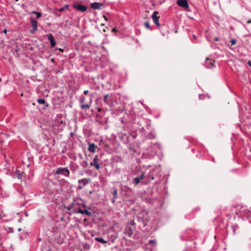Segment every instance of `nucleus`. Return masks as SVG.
Instances as JSON below:
<instances>
[{
  "mask_svg": "<svg viewBox=\"0 0 251 251\" xmlns=\"http://www.w3.org/2000/svg\"><path fill=\"white\" fill-rule=\"evenodd\" d=\"M151 147L152 148H154V149H159L160 150V148H161V144L160 143H158V142H156L154 144H153L152 142L151 143Z\"/></svg>",
  "mask_w": 251,
  "mask_h": 251,
  "instance_id": "18",
  "label": "nucleus"
},
{
  "mask_svg": "<svg viewBox=\"0 0 251 251\" xmlns=\"http://www.w3.org/2000/svg\"><path fill=\"white\" fill-rule=\"evenodd\" d=\"M100 111V108H99V111Z\"/></svg>",
  "mask_w": 251,
  "mask_h": 251,
  "instance_id": "56",
  "label": "nucleus"
},
{
  "mask_svg": "<svg viewBox=\"0 0 251 251\" xmlns=\"http://www.w3.org/2000/svg\"><path fill=\"white\" fill-rule=\"evenodd\" d=\"M113 94H106L104 95L103 98V101L106 104H107L109 106L111 107L113 105Z\"/></svg>",
  "mask_w": 251,
  "mask_h": 251,
  "instance_id": "4",
  "label": "nucleus"
},
{
  "mask_svg": "<svg viewBox=\"0 0 251 251\" xmlns=\"http://www.w3.org/2000/svg\"><path fill=\"white\" fill-rule=\"evenodd\" d=\"M135 219L132 220V221H131L130 222L129 224L131 226H134L135 224H136V222H135Z\"/></svg>",
  "mask_w": 251,
  "mask_h": 251,
  "instance_id": "34",
  "label": "nucleus"
},
{
  "mask_svg": "<svg viewBox=\"0 0 251 251\" xmlns=\"http://www.w3.org/2000/svg\"><path fill=\"white\" fill-rule=\"evenodd\" d=\"M88 93H89V91L88 90H85L84 91V94L85 95H87L88 94Z\"/></svg>",
  "mask_w": 251,
  "mask_h": 251,
  "instance_id": "40",
  "label": "nucleus"
},
{
  "mask_svg": "<svg viewBox=\"0 0 251 251\" xmlns=\"http://www.w3.org/2000/svg\"><path fill=\"white\" fill-rule=\"evenodd\" d=\"M89 193L90 194H92V191H90Z\"/></svg>",
  "mask_w": 251,
  "mask_h": 251,
  "instance_id": "55",
  "label": "nucleus"
},
{
  "mask_svg": "<svg viewBox=\"0 0 251 251\" xmlns=\"http://www.w3.org/2000/svg\"><path fill=\"white\" fill-rule=\"evenodd\" d=\"M214 40L215 41H219V38L218 37H216L214 38Z\"/></svg>",
  "mask_w": 251,
  "mask_h": 251,
  "instance_id": "39",
  "label": "nucleus"
},
{
  "mask_svg": "<svg viewBox=\"0 0 251 251\" xmlns=\"http://www.w3.org/2000/svg\"><path fill=\"white\" fill-rule=\"evenodd\" d=\"M91 179L90 178H83V179H79L78 180V182L79 183H82L83 184V185L84 186H85L86 185L88 184V183H90L91 182Z\"/></svg>",
  "mask_w": 251,
  "mask_h": 251,
  "instance_id": "14",
  "label": "nucleus"
},
{
  "mask_svg": "<svg viewBox=\"0 0 251 251\" xmlns=\"http://www.w3.org/2000/svg\"><path fill=\"white\" fill-rule=\"evenodd\" d=\"M95 240L99 242L104 244L107 243V241L105 240L103 238L101 237H97L95 238Z\"/></svg>",
  "mask_w": 251,
  "mask_h": 251,
  "instance_id": "19",
  "label": "nucleus"
},
{
  "mask_svg": "<svg viewBox=\"0 0 251 251\" xmlns=\"http://www.w3.org/2000/svg\"><path fill=\"white\" fill-rule=\"evenodd\" d=\"M247 24H250V23H251V19H249V20L247 21Z\"/></svg>",
  "mask_w": 251,
  "mask_h": 251,
  "instance_id": "44",
  "label": "nucleus"
},
{
  "mask_svg": "<svg viewBox=\"0 0 251 251\" xmlns=\"http://www.w3.org/2000/svg\"><path fill=\"white\" fill-rule=\"evenodd\" d=\"M116 30L115 29V28H113L112 29V31L113 32V31H116Z\"/></svg>",
  "mask_w": 251,
  "mask_h": 251,
  "instance_id": "47",
  "label": "nucleus"
},
{
  "mask_svg": "<svg viewBox=\"0 0 251 251\" xmlns=\"http://www.w3.org/2000/svg\"><path fill=\"white\" fill-rule=\"evenodd\" d=\"M9 229H10V230H12V228H9Z\"/></svg>",
  "mask_w": 251,
  "mask_h": 251,
  "instance_id": "57",
  "label": "nucleus"
},
{
  "mask_svg": "<svg viewBox=\"0 0 251 251\" xmlns=\"http://www.w3.org/2000/svg\"><path fill=\"white\" fill-rule=\"evenodd\" d=\"M48 39L50 41V47L53 48L56 45V42L53 38L52 35L50 33L47 34V35Z\"/></svg>",
  "mask_w": 251,
  "mask_h": 251,
  "instance_id": "11",
  "label": "nucleus"
},
{
  "mask_svg": "<svg viewBox=\"0 0 251 251\" xmlns=\"http://www.w3.org/2000/svg\"><path fill=\"white\" fill-rule=\"evenodd\" d=\"M89 148L88 149V151L91 152H95L96 151V149L97 148V146L95 145L94 143H88Z\"/></svg>",
  "mask_w": 251,
  "mask_h": 251,
  "instance_id": "16",
  "label": "nucleus"
},
{
  "mask_svg": "<svg viewBox=\"0 0 251 251\" xmlns=\"http://www.w3.org/2000/svg\"><path fill=\"white\" fill-rule=\"evenodd\" d=\"M144 176H145V173H142L141 175H140L139 176H138V177L139 178H140V180H141V179H143L144 178Z\"/></svg>",
  "mask_w": 251,
  "mask_h": 251,
  "instance_id": "33",
  "label": "nucleus"
},
{
  "mask_svg": "<svg viewBox=\"0 0 251 251\" xmlns=\"http://www.w3.org/2000/svg\"><path fill=\"white\" fill-rule=\"evenodd\" d=\"M129 229H130V231H131V233H130V235H132V231H131V228H130V227L129 228Z\"/></svg>",
  "mask_w": 251,
  "mask_h": 251,
  "instance_id": "50",
  "label": "nucleus"
},
{
  "mask_svg": "<svg viewBox=\"0 0 251 251\" xmlns=\"http://www.w3.org/2000/svg\"><path fill=\"white\" fill-rule=\"evenodd\" d=\"M201 95H199V99H201Z\"/></svg>",
  "mask_w": 251,
  "mask_h": 251,
  "instance_id": "51",
  "label": "nucleus"
},
{
  "mask_svg": "<svg viewBox=\"0 0 251 251\" xmlns=\"http://www.w3.org/2000/svg\"><path fill=\"white\" fill-rule=\"evenodd\" d=\"M37 101L39 104H44L46 107L49 106V104L44 99H38Z\"/></svg>",
  "mask_w": 251,
  "mask_h": 251,
  "instance_id": "17",
  "label": "nucleus"
},
{
  "mask_svg": "<svg viewBox=\"0 0 251 251\" xmlns=\"http://www.w3.org/2000/svg\"><path fill=\"white\" fill-rule=\"evenodd\" d=\"M91 103V101H90L89 103L82 104L80 105V107L82 109H88L90 107Z\"/></svg>",
  "mask_w": 251,
  "mask_h": 251,
  "instance_id": "20",
  "label": "nucleus"
},
{
  "mask_svg": "<svg viewBox=\"0 0 251 251\" xmlns=\"http://www.w3.org/2000/svg\"><path fill=\"white\" fill-rule=\"evenodd\" d=\"M15 174L17 176V177L19 179H21L22 178V176H21L22 175V174H21L20 173V170H17L16 171H15Z\"/></svg>",
  "mask_w": 251,
  "mask_h": 251,
  "instance_id": "25",
  "label": "nucleus"
},
{
  "mask_svg": "<svg viewBox=\"0 0 251 251\" xmlns=\"http://www.w3.org/2000/svg\"><path fill=\"white\" fill-rule=\"evenodd\" d=\"M69 9V5L68 4H66L64 6H63L62 7H61V8H60L59 9V12H62L65 9Z\"/></svg>",
  "mask_w": 251,
  "mask_h": 251,
  "instance_id": "24",
  "label": "nucleus"
},
{
  "mask_svg": "<svg viewBox=\"0 0 251 251\" xmlns=\"http://www.w3.org/2000/svg\"><path fill=\"white\" fill-rule=\"evenodd\" d=\"M33 13H34L36 15L37 18H39L41 16V14L40 12H36V11H33Z\"/></svg>",
  "mask_w": 251,
  "mask_h": 251,
  "instance_id": "30",
  "label": "nucleus"
},
{
  "mask_svg": "<svg viewBox=\"0 0 251 251\" xmlns=\"http://www.w3.org/2000/svg\"><path fill=\"white\" fill-rule=\"evenodd\" d=\"M140 180H141L140 179V178H139L138 176H137L136 177H135L133 179L132 182L133 183H134L135 185L136 186L139 184Z\"/></svg>",
  "mask_w": 251,
  "mask_h": 251,
  "instance_id": "22",
  "label": "nucleus"
},
{
  "mask_svg": "<svg viewBox=\"0 0 251 251\" xmlns=\"http://www.w3.org/2000/svg\"><path fill=\"white\" fill-rule=\"evenodd\" d=\"M30 20V22L31 23V25L32 26V30H30V32L31 33H33L38 29V27H37L38 22L36 20H35L34 19H33L32 18H31Z\"/></svg>",
  "mask_w": 251,
  "mask_h": 251,
  "instance_id": "7",
  "label": "nucleus"
},
{
  "mask_svg": "<svg viewBox=\"0 0 251 251\" xmlns=\"http://www.w3.org/2000/svg\"><path fill=\"white\" fill-rule=\"evenodd\" d=\"M73 211L72 213L73 214L80 213L82 215H86L91 217L92 213L88 210L87 206L84 203H79L77 200L74 199L72 202Z\"/></svg>",
  "mask_w": 251,
  "mask_h": 251,
  "instance_id": "1",
  "label": "nucleus"
},
{
  "mask_svg": "<svg viewBox=\"0 0 251 251\" xmlns=\"http://www.w3.org/2000/svg\"><path fill=\"white\" fill-rule=\"evenodd\" d=\"M51 61L52 62H54V59L53 58H51Z\"/></svg>",
  "mask_w": 251,
  "mask_h": 251,
  "instance_id": "49",
  "label": "nucleus"
},
{
  "mask_svg": "<svg viewBox=\"0 0 251 251\" xmlns=\"http://www.w3.org/2000/svg\"><path fill=\"white\" fill-rule=\"evenodd\" d=\"M151 124H149V123H148V124L146 125V127H147V128L148 129H149V128L150 127H151Z\"/></svg>",
  "mask_w": 251,
  "mask_h": 251,
  "instance_id": "38",
  "label": "nucleus"
},
{
  "mask_svg": "<svg viewBox=\"0 0 251 251\" xmlns=\"http://www.w3.org/2000/svg\"><path fill=\"white\" fill-rule=\"evenodd\" d=\"M147 176L150 180H154L155 179L154 176L151 172L149 173Z\"/></svg>",
  "mask_w": 251,
  "mask_h": 251,
  "instance_id": "26",
  "label": "nucleus"
},
{
  "mask_svg": "<svg viewBox=\"0 0 251 251\" xmlns=\"http://www.w3.org/2000/svg\"><path fill=\"white\" fill-rule=\"evenodd\" d=\"M230 42L231 43L232 45H234L236 43V40L235 39H232Z\"/></svg>",
  "mask_w": 251,
  "mask_h": 251,
  "instance_id": "32",
  "label": "nucleus"
},
{
  "mask_svg": "<svg viewBox=\"0 0 251 251\" xmlns=\"http://www.w3.org/2000/svg\"><path fill=\"white\" fill-rule=\"evenodd\" d=\"M158 13L157 11H154L152 15V19L153 20V23L158 26L159 27L160 24L159 23V17L157 16V14Z\"/></svg>",
  "mask_w": 251,
  "mask_h": 251,
  "instance_id": "8",
  "label": "nucleus"
},
{
  "mask_svg": "<svg viewBox=\"0 0 251 251\" xmlns=\"http://www.w3.org/2000/svg\"><path fill=\"white\" fill-rule=\"evenodd\" d=\"M248 64L251 67V61L250 60L248 61Z\"/></svg>",
  "mask_w": 251,
  "mask_h": 251,
  "instance_id": "45",
  "label": "nucleus"
},
{
  "mask_svg": "<svg viewBox=\"0 0 251 251\" xmlns=\"http://www.w3.org/2000/svg\"><path fill=\"white\" fill-rule=\"evenodd\" d=\"M144 25H145L146 28H147L148 29H151V26H150V25L149 22H145V24H144Z\"/></svg>",
  "mask_w": 251,
  "mask_h": 251,
  "instance_id": "29",
  "label": "nucleus"
},
{
  "mask_svg": "<svg viewBox=\"0 0 251 251\" xmlns=\"http://www.w3.org/2000/svg\"><path fill=\"white\" fill-rule=\"evenodd\" d=\"M65 208L68 210H71L72 212L73 211L72 203L69 206H65Z\"/></svg>",
  "mask_w": 251,
  "mask_h": 251,
  "instance_id": "28",
  "label": "nucleus"
},
{
  "mask_svg": "<svg viewBox=\"0 0 251 251\" xmlns=\"http://www.w3.org/2000/svg\"><path fill=\"white\" fill-rule=\"evenodd\" d=\"M58 50H59L60 51H61V52H63V50H63V49H60V48H59V49H58Z\"/></svg>",
  "mask_w": 251,
  "mask_h": 251,
  "instance_id": "46",
  "label": "nucleus"
},
{
  "mask_svg": "<svg viewBox=\"0 0 251 251\" xmlns=\"http://www.w3.org/2000/svg\"><path fill=\"white\" fill-rule=\"evenodd\" d=\"M135 221L136 224H138V226L141 228L145 227L148 224V221L141 216H137L135 218Z\"/></svg>",
  "mask_w": 251,
  "mask_h": 251,
  "instance_id": "2",
  "label": "nucleus"
},
{
  "mask_svg": "<svg viewBox=\"0 0 251 251\" xmlns=\"http://www.w3.org/2000/svg\"><path fill=\"white\" fill-rule=\"evenodd\" d=\"M80 165L83 168H85L88 166V163L86 161H84L80 162Z\"/></svg>",
  "mask_w": 251,
  "mask_h": 251,
  "instance_id": "23",
  "label": "nucleus"
},
{
  "mask_svg": "<svg viewBox=\"0 0 251 251\" xmlns=\"http://www.w3.org/2000/svg\"><path fill=\"white\" fill-rule=\"evenodd\" d=\"M205 61V66L207 68L210 69L214 66L215 60L207 57Z\"/></svg>",
  "mask_w": 251,
  "mask_h": 251,
  "instance_id": "9",
  "label": "nucleus"
},
{
  "mask_svg": "<svg viewBox=\"0 0 251 251\" xmlns=\"http://www.w3.org/2000/svg\"><path fill=\"white\" fill-rule=\"evenodd\" d=\"M232 230H233V233L235 234V227L234 226H233L232 227Z\"/></svg>",
  "mask_w": 251,
  "mask_h": 251,
  "instance_id": "41",
  "label": "nucleus"
},
{
  "mask_svg": "<svg viewBox=\"0 0 251 251\" xmlns=\"http://www.w3.org/2000/svg\"><path fill=\"white\" fill-rule=\"evenodd\" d=\"M103 18L105 19V20H106V21H108V19H107V18L105 16V15H103Z\"/></svg>",
  "mask_w": 251,
  "mask_h": 251,
  "instance_id": "42",
  "label": "nucleus"
},
{
  "mask_svg": "<svg viewBox=\"0 0 251 251\" xmlns=\"http://www.w3.org/2000/svg\"><path fill=\"white\" fill-rule=\"evenodd\" d=\"M25 215L26 217H27L28 216V212L27 211L25 212Z\"/></svg>",
  "mask_w": 251,
  "mask_h": 251,
  "instance_id": "43",
  "label": "nucleus"
},
{
  "mask_svg": "<svg viewBox=\"0 0 251 251\" xmlns=\"http://www.w3.org/2000/svg\"><path fill=\"white\" fill-rule=\"evenodd\" d=\"M142 130L143 131H145V129H144V127H142Z\"/></svg>",
  "mask_w": 251,
  "mask_h": 251,
  "instance_id": "52",
  "label": "nucleus"
},
{
  "mask_svg": "<svg viewBox=\"0 0 251 251\" xmlns=\"http://www.w3.org/2000/svg\"><path fill=\"white\" fill-rule=\"evenodd\" d=\"M156 243V241L154 240H150L149 241V244H153Z\"/></svg>",
  "mask_w": 251,
  "mask_h": 251,
  "instance_id": "35",
  "label": "nucleus"
},
{
  "mask_svg": "<svg viewBox=\"0 0 251 251\" xmlns=\"http://www.w3.org/2000/svg\"><path fill=\"white\" fill-rule=\"evenodd\" d=\"M55 174L57 175H62L67 177L70 176V171L66 167H59L57 168Z\"/></svg>",
  "mask_w": 251,
  "mask_h": 251,
  "instance_id": "3",
  "label": "nucleus"
},
{
  "mask_svg": "<svg viewBox=\"0 0 251 251\" xmlns=\"http://www.w3.org/2000/svg\"><path fill=\"white\" fill-rule=\"evenodd\" d=\"M3 32H4V33H6V32H7V30H6V29H4V30H3Z\"/></svg>",
  "mask_w": 251,
  "mask_h": 251,
  "instance_id": "48",
  "label": "nucleus"
},
{
  "mask_svg": "<svg viewBox=\"0 0 251 251\" xmlns=\"http://www.w3.org/2000/svg\"><path fill=\"white\" fill-rule=\"evenodd\" d=\"M99 159L98 158V155H96L95 156V157L93 159V161L91 162L90 164V165L91 166H93V165H95V163H97L99 162Z\"/></svg>",
  "mask_w": 251,
  "mask_h": 251,
  "instance_id": "21",
  "label": "nucleus"
},
{
  "mask_svg": "<svg viewBox=\"0 0 251 251\" xmlns=\"http://www.w3.org/2000/svg\"><path fill=\"white\" fill-rule=\"evenodd\" d=\"M85 98L84 96H81L80 97V99L79 100V102L81 103V104H84V102L85 101Z\"/></svg>",
  "mask_w": 251,
  "mask_h": 251,
  "instance_id": "27",
  "label": "nucleus"
},
{
  "mask_svg": "<svg viewBox=\"0 0 251 251\" xmlns=\"http://www.w3.org/2000/svg\"><path fill=\"white\" fill-rule=\"evenodd\" d=\"M9 229H10V230H12V228H9Z\"/></svg>",
  "mask_w": 251,
  "mask_h": 251,
  "instance_id": "58",
  "label": "nucleus"
},
{
  "mask_svg": "<svg viewBox=\"0 0 251 251\" xmlns=\"http://www.w3.org/2000/svg\"><path fill=\"white\" fill-rule=\"evenodd\" d=\"M1 81V78H0V81Z\"/></svg>",
  "mask_w": 251,
  "mask_h": 251,
  "instance_id": "59",
  "label": "nucleus"
},
{
  "mask_svg": "<svg viewBox=\"0 0 251 251\" xmlns=\"http://www.w3.org/2000/svg\"><path fill=\"white\" fill-rule=\"evenodd\" d=\"M18 230L19 231H21V228H18Z\"/></svg>",
  "mask_w": 251,
  "mask_h": 251,
  "instance_id": "53",
  "label": "nucleus"
},
{
  "mask_svg": "<svg viewBox=\"0 0 251 251\" xmlns=\"http://www.w3.org/2000/svg\"><path fill=\"white\" fill-rule=\"evenodd\" d=\"M156 135L154 129L150 131V133L147 135V138L149 139H153L155 138Z\"/></svg>",
  "mask_w": 251,
  "mask_h": 251,
  "instance_id": "15",
  "label": "nucleus"
},
{
  "mask_svg": "<svg viewBox=\"0 0 251 251\" xmlns=\"http://www.w3.org/2000/svg\"><path fill=\"white\" fill-rule=\"evenodd\" d=\"M83 187H84L83 185L81 186V185H79L78 186L77 189H79V190H81V189H82L83 188Z\"/></svg>",
  "mask_w": 251,
  "mask_h": 251,
  "instance_id": "37",
  "label": "nucleus"
},
{
  "mask_svg": "<svg viewBox=\"0 0 251 251\" xmlns=\"http://www.w3.org/2000/svg\"><path fill=\"white\" fill-rule=\"evenodd\" d=\"M192 232L191 229H187L184 231L182 232V235L181 236L180 238L183 240H185L187 239V237L188 236L191 235V233Z\"/></svg>",
  "mask_w": 251,
  "mask_h": 251,
  "instance_id": "10",
  "label": "nucleus"
},
{
  "mask_svg": "<svg viewBox=\"0 0 251 251\" xmlns=\"http://www.w3.org/2000/svg\"><path fill=\"white\" fill-rule=\"evenodd\" d=\"M73 7L74 9L82 12L86 11L87 9V7L86 6L80 4L75 3L73 5Z\"/></svg>",
  "mask_w": 251,
  "mask_h": 251,
  "instance_id": "5",
  "label": "nucleus"
},
{
  "mask_svg": "<svg viewBox=\"0 0 251 251\" xmlns=\"http://www.w3.org/2000/svg\"><path fill=\"white\" fill-rule=\"evenodd\" d=\"M193 37H194L195 38H196V36H195V35H193Z\"/></svg>",
  "mask_w": 251,
  "mask_h": 251,
  "instance_id": "54",
  "label": "nucleus"
},
{
  "mask_svg": "<svg viewBox=\"0 0 251 251\" xmlns=\"http://www.w3.org/2000/svg\"><path fill=\"white\" fill-rule=\"evenodd\" d=\"M104 4L102 3L95 2L91 4V8L94 9H100L101 7Z\"/></svg>",
  "mask_w": 251,
  "mask_h": 251,
  "instance_id": "12",
  "label": "nucleus"
},
{
  "mask_svg": "<svg viewBox=\"0 0 251 251\" xmlns=\"http://www.w3.org/2000/svg\"><path fill=\"white\" fill-rule=\"evenodd\" d=\"M5 216V214L2 212H1L0 213V217L1 218L4 217Z\"/></svg>",
  "mask_w": 251,
  "mask_h": 251,
  "instance_id": "36",
  "label": "nucleus"
},
{
  "mask_svg": "<svg viewBox=\"0 0 251 251\" xmlns=\"http://www.w3.org/2000/svg\"><path fill=\"white\" fill-rule=\"evenodd\" d=\"M176 4L185 9H188L189 7L188 2L187 0H177Z\"/></svg>",
  "mask_w": 251,
  "mask_h": 251,
  "instance_id": "6",
  "label": "nucleus"
},
{
  "mask_svg": "<svg viewBox=\"0 0 251 251\" xmlns=\"http://www.w3.org/2000/svg\"><path fill=\"white\" fill-rule=\"evenodd\" d=\"M111 193L113 195V198L112 199V202L113 203H115V200L118 197V190L115 187H114Z\"/></svg>",
  "mask_w": 251,
  "mask_h": 251,
  "instance_id": "13",
  "label": "nucleus"
},
{
  "mask_svg": "<svg viewBox=\"0 0 251 251\" xmlns=\"http://www.w3.org/2000/svg\"><path fill=\"white\" fill-rule=\"evenodd\" d=\"M93 166H94L96 168V169L97 170H98L100 169V164L99 163V162L98 163H95V164L93 165Z\"/></svg>",
  "mask_w": 251,
  "mask_h": 251,
  "instance_id": "31",
  "label": "nucleus"
}]
</instances>
